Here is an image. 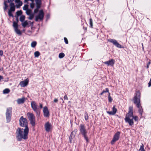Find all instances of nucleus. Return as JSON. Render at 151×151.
<instances>
[{
	"label": "nucleus",
	"mask_w": 151,
	"mask_h": 151,
	"mask_svg": "<svg viewBox=\"0 0 151 151\" xmlns=\"http://www.w3.org/2000/svg\"><path fill=\"white\" fill-rule=\"evenodd\" d=\"M29 131L28 128H25L24 129L18 128L16 132L17 137L18 140L21 141L22 139H27L28 138Z\"/></svg>",
	"instance_id": "1"
},
{
	"label": "nucleus",
	"mask_w": 151,
	"mask_h": 151,
	"mask_svg": "<svg viewBox=\"0 0 151 151\" xmlns=\"http://www.w3.org/2000/svg\"><path fill=\"white\" fill-rule=\"evenodd\" d=\"M133 108L132 106H130L129 108V111L128 113L126 114L125 120V122L129 123L130 126H132L134 124V121L131 118L132 117L133 115Z\"/></svg>",
	"instance_id": "2"
},
{
	"label": "nucleus",
	"mask_w": 151,
	"mask_h": 151,
	"mask_svg": "<svg viewBox=\"0 0 151 151\" xmlns=\"http://www.w3.org/2000/svg\"><path fill=\"white\" fill-rule=\"evenodd\" d=\"M79 130L80 133L83 135L87 142H88L89 140L87 136V131L86 129L85 126L84 124H81L80 125Z\"/></svg>",
	"instance_id": "3"
},
{
	"label": "nucleus",
	"mask_w": 151,
	"mask_h": 151,
	"mask_svg": "<svg viewBox=\"0 0 151 151\" xmlns=\"http://www.w3.org/2000/svg\"><path fill=\"white\" fill-rule=\"evenodd\" d=\"M140 95L141 93L139 91L137 92L135 96H134L133 99V101L134 104L136 105V106H139L140 104Z\"/></svg>",
	"instance_id": "4"
},
{
	"label": "nucleus",
	"mask_w": 151,
	"mask_h": 151,
	"mask_svg": "<svg viewBox=\"0 0 151 151\" xmlns=\"http://www.w3.org/2000/svg\"><path fill=\"white\" fill-rule=\"evenodd\" d=\"M27 115L32 125L34 126L35 125V120L34 115L32 113L28 112L27 114Z\"/></svg>",
	"instance_id": "5"
},
{
	"label": "nucleus",
	"mask_w": 151,
	"mask_h": 151,
	"mask_svg": "<svg viewBox=\"0 0 151 151\" xmlns=\"http://www.w3.org/2000/svg\"><path fill=\"white\" fill-rule=\"evenodd\" d=\"M19 121V124L21 126L24 127L25 128H28L27 120L26 118L22 116L20 118Z\"/></svg>",
	"instance_id": "6"
},
{
	"label": "nucleus",
	"mask_w": 151,
	"mask_h": 151,
	"mask_svg": "<svg viewBox=\"0 0 151 151\" xmlns=\"http://www.w3.org/2000/svg\"><path fill=\"white\" fill-rule=\"evenodd\" d=\"M31 107L32 109L36 113L37 115L40 113V110L37 107V105L34 101H32L31 103Z\"/></svg>",
	"instance_id": "7"
},
{
	"label": "nucleus",
	"mask_w": 151,
	"mask_h": 151,
	"mask_svg": "<svg viewBox=\"0 0 151 151\" xmlns=\"http://www.w3.org/2000/svg\"><path fill=\"white\" fill-rule=\"evenodd\" d=\"M12 107H9L7 109L6 113V116L7 121L8 122H9L10 120L12 114Z\"/></svg>",
	"instance_id": "8"
},
{
	"label": "nucleus",
	"mask_w": 151,
	"mask_h": 151,
	"mask_svg": "<svg viewBox=\"0 0 151 151\" xmlns=\"http://www.w3.org/2000/svg\"><path fill=\"white\" fill-rule=\"evenodd\" d=\"M10 9L9 10L8 14L10 17H13L14 16L12 12L15 11V6L14 4L12 3H11L10 4Z\"/></svg>",
	"instance_id": "9"
},
{
	"label": "nucleus",
	"mask_w": 151,
	"mask_h": 151,
	"mask_svg": "<svg viewBox=\"0 0 151 151\" xmlns=\"http://www.w3.org/2000/svg\"><path fill=\"white\" fill-rule=\"evenodd\" d=\"M44 12L42 10L39 11L38 15L36 17L35 21H37L39 20H42L44 17Z\"/></svg>",
	"instance_id": "10"
},
{
	"label": "nucleus",
	"mask_w": 151,
	"mask_h": 151,
	"mask_svg": "<svg viewBox=\"0 0 151 151\" xmlns=\"http://www.w3.org/2000/svg\"><path fill=\"white\" fill-rule=\"evenodd\" d=\"M120 134V132H117L115 134L111 142V145L114 144V143L119 139Z\"/></svg>",
	"instance_id": "11"
},
{
	"label": "nucleus",
	"mask_w": 151,
	"mask_h": 151,
	"mask_svg": "<svg viewBox=\"0 0 151 151\" xmlns=\"http://www.w3.org/2000/svg\"><path fill=\"white\" fill-rule=\"evenodd\" d=\"M45 127L46 131L47 132H49L52 129V125L48 122L45 123Z\"/></svg>",
	"instance_id": "12"
},
{
	"label": "nucleus",
	"mask_w": 151,
	"mask_h": 151,
	"mask_svg": "<svg viewBox=\"0 0 151 151\" xmlns=\"http://www.w3.org/2000/svg\"><path fill=\"white\" fill-rule=\"evenodd\" d=\"M77 129H75L71 133L70 136L69 137V140L70 143H71L72 142V139L75 137L76 133L77 132Z\"/></svg>",
	"instance_id": "13"
},
{
	"label": "nucleus",
	"mask_w": 151,
	"mask_h": 151,
	"mask_svg": "<svg viewBox=\"0 0 151 151\" xmlns=\"http://www.w3.org/2000/svg\"><path fill=\"white\" fill-rule=\"evenodd\" d=\"M29 81V80L27 78L24 81L20 82L19 83V85L22 87H24L28 84Z\"/></svg>",
	"instance_id": "14"
},
{
	"label": "nucleus",
	"mask_w": 151,
	"mask_h": 151,
	"mask_svg": "<svg viewBox=\"0 0 151 151\" xmlns=\"http://www.w3.org/2000/svg\"><path fill=\"white\" fill-rule=\"evenodd\" d=\"M43 112L44 116L46 117L49 116V113L47 108L46 106L44 107L43 109Z\"/></svg>",
	"instance_id": "15"
},
{
	"label": "nucleus",
	"mask_w": 151,
	"mask_h": 151,
	"mask_svg": "<svg viewBox=\"0 0 151 151\" xmlns=\"http://www.w3.org/2000/svg\"><path fill=\"white\" fill-rule=\"evenodd\" d=\"M117 111V109L115 108V106H114L112 108V111H107V113L110 115H114L116 113Z\"/></svg>",
	"instance_id": "16"
},
{
	"label": "nucleus",
	"mask_w": 151,
	"mask_h": 151,
	"mask_svg": "<svg viewBox=\"0 0 151 151\" xmlns=\"http://www.w3.org/2000/svg\"><path fill=\"white\" fill-rule=\"evenodd\" d=\"M109 41L110 42L112 43L117 47L119 48H122L121 45L120 44H119L116 40L111 39Z\"/></svg>",
	"instance_id": "17"
},
{
	"label": "nucleus",
	"mask_w": 151,
	"mask_h": 151,
	"mask_svg": "<svg viewBox=\"0 0 151 151\" xmlns=\"http://www.w3.org/2000/svg\"><path fill=\"white\" fill-rule=\"evenodd\" d=\"M104 63L109 65H113L114 63V60L113 59H111L109 61L105 62Z\"/></svg>",
	"instance_id": "18"
},
{
	"label": "nucleus",
	"mask_w": 151,
	"mask_h": 151,
	"mask_svg": "<svg viewBox=\"0 0 151 151\" xmlns=\"http://www.w3.org/2000/svg\"><path fill=\"white\" fill-rule=\"evenodd\" d=\"M25 101V98H22L21 99H18L17 101L18 104H20L23 103Z\"/></svg>",
	"instance_id": "19"
},
{
	"label": "nucleus",
	"mask_w": 151,
	"mask_h": 151,
	"mask_svg": "<svg viewBox=\"0 0 151 151\" xmlns=\"http://www.w3.org/2000/svg\"><path fill=\"white\" fill-rule=\"evenodd\" d=\"M139 106H137V107L139 109L138 111L140 114L141 115L142 114V112H143V109L142 108V106H141V104L139 105Z\"/></svg>",
	"instance_id": "20"
},
{
	"label": "nucleus",
	"mask_w": 151,
	"mask_h": 151,
	"mask_svg": "<svg viewBox=\"0 0 151 151\" xmlns=\"http://www.w3.org/2000/svg\"><path fill=\"white\" fill-rule=\"evenodd\" d=\"M36 3L37 5V7L38 8H39L40 7V5L41 4V0H35Z\"/></svg>",
	"instance_id": "21"
},
{
	"label": "nucleus",
	"mask_w": 151,
	"mask_h": 151,
	"mask_svg": "<svg viewBox=\"0 0 151 151\" xmlns=\"http://www.w3.org/2000/svg\"><path fill=\"white\" fill-rule=\"evenodd\" d=\"M28 24V23L27 21H25L24 22H23L22 23V26L24 27H26L27 25Z\"/></svg>",
	"instance_id": "22"
},
{
	"label": "nucleus",
	"mask_w": 151,
	"mask_h": 151,
	"mask_svg": "<svg viewBox=\"0 0 151 151\" xmlns=\"http://www.w3.org/2000/svg\"><path fill=\"white\" fill-rule=\"evenodd\" d=\"M14 29H15V32L17 34H18L19 35H21V34H22L21 32L18 29V28Z\"/></svg>",
	"instance_id": "23"
},
{
	"label": "nucleus",
	"mask_w": 151,
	"mask_h": 151,
	"mask_svg": "<svg viewBox=\"0 0 151 151\" xmlns=\"http://www.w3.org/2000/svg\"><path fill=\"white\" fill-rule=\"evenodd\" d=\"M10 90L8 88H6L3 90V93L4 94L8 93L9 92Z\"/></svg>",
	"instance_id": "24"
},
{
	"label": "nucleus",
	"mask_w": 151,
	"mask_h": 151,
	"mask_svg": "<svg viewBox=\"0 0 151 151\" xmlns=\"http://www.w3.org/2000/svg\"><path fill=\"white\" fill-rule=\"evenodd\" d=\"M17 3V5L16 6L17 8H19V7L22 5V3L21 1L18 2Z\"/></svg>",
	"instance_id": "25"
},
{
	"label": "nucleus",
	"mask_w": 151,
	"mask_h": 151,
	"mask_svg": "<svg viewBox=\"0 0 151 151\" xmlns=\"http://www.w3.org/2000/svg\"><path fill=\"white\" fill-rule=\"evenodd\" d=\"M37 45V42L36 41H33L31 43V46L32 47H34Z\"/></svg>",
	"instance_id": "26"
},
{
	"label": "nucleus",
	"mask_w": 151,
	"mask_h": 151,
	"mask_svg": "<svg viewBox=\"0 0 151 151\" xmlns=\"http://www.w3.org/2000/svg\"><path fill=\"white\" fill-rule=\"evenodd\" d=\"M140 147L139 150V151H145L144 149V145L143 144H142Z\"/></svg>",
	"instance_id": "27"
},
{
	"label": "nucleus",
	"mask_w": 151,
	"mask_h": 151,
	"mask_svg": "<svg viewBox=\"0 0 151 151\" xmlns=\"http://www.w3.org/2000/svg\"><path fill=\"white\" fill-rule=\"evenodd\" d=\"M13 26L14 29L18 28V24L15 22H13Z\"/></svg>",
	"instance_id": "28"
},
{
	"label": "nucleus",
	"mask_w": 151,
	"mask_h": 151,
	"mask_svg": "<svg viewBox=\"0 0 151 151\" xmlns=\"http://www.w3.org/2000/svg\"><path fill=\"white\" fill-rule=\"evenodd\" d=\"M31 3L30 4V7L32 9H33L34 8L35 5V4L34 3V0H33V1H31Z\"/></svg>",
	"instance_id": "29"
},
{
	"label": "nucleus",
	"mask_w": 151,
	"mask_h": 151,
	"mask_svg": "<svg viewBox=\"0 0 151 151\" xmlns=\"http://www.w3.org/2000/svg\"><path fill=\"white\" fill-rule=\"evenodd\" d=\"M32 12V11L31 9H28L26 10V13L27 15H30L31 14Z\"/></svg>",
	"instance_id": "30"
},
{
	"label": "nucleus",
	"mask_w": 151,
	"mask_h": 151,
	"mask_svg": "<svg viewBox=\"0 0 151 151\" xmlns=\"http://www.w3.org/2000/svg\"><path fill=\"white\" fill-rule=\"evenodd\" d=\"M25 18V17L24 15H22L21 16L20 18V20L22 22H23Z\"/></svg>",
	"instance_id": "31"
},
{
	"label": "nucleus",
	"mask_w": 151,
	"mask_h": 151,
	"mask_svg": "<svg viewBox=\"0 0 151 151\" xmlns=\"http://www.w3.org/2000/svg\"><path fill=\"white\" fill-rule=\"evenodd\" d=\"M65 56V54L61 52L60 53L59 55V57L60 58H62L64 57Z\"/></svg>",
	"instance_id": "32"
},
{
	"label": "nucleus",
	"mask_w": 151,
	"mask_h": 151,
	"mask_svg": "<svg viewBox=\"0 0 151 151\" xmlns=\"http://www.w3.org/2000/svg\"><path fill=\"white\" fill-rule=\"evenodd\" d=\"M108 100L109 102H111L112 101V99L110 95V93L109 92L108 95Z\"/></svg>",
	"instance_id": "33"
},
{
	"label": "nucleus",
	"mask_w": 151,
	"mask_h": 151,
	"mask_svg": "<svg viewBox=\"0 0 151 151\" xmlns=\"http://www.w3.org/2000/svg\"><path fill=\"white\" fill-rule=\"evenodd\" d=\"M40 55V53L38 51H36L34 53V55L35 57H37Z\"/></svg>",
	"instance_id": "34"
},
{
	"label": "nucleus",
	"mask_w": 151,
	"mask_h": 151,
	"mask_svg": "<svg viewBox=\"0 0 151 151\" xmlns=\"http://www.w3.org/2000/svg\"><path fill=\"white\" fill-rule=\"evenodd\" d=\"M23 9L26 11L28 9V5L27 4L24 5L23 7Z\"/></svg>",
	"instance_id": "35"
},
{
	"label": "nucleus",
	"mask_w": 151,
	"mask_h": 151,
	"mask_svg": "<svg viewBox=\"0 0 151 151\" xmlns=\"http://www.w3.org/2000/svg\"><path fill=\"white\" fill-rule=\"evenodd\" d=\"M105 92H108L109 93V89L107 88H106V91H103L102 93H101L100 94L101 95H103V94Z\"/></svg>",
	"instance_id": "36"
},
{
	"label": "nucleus",
	"mask_w": 151,
	"mask_h": 151,
	"mask_svg": "<svg viewBox=\"0 0 151 151\" xmlns=\"http://www.w3.org/2000/svg\"><path fill=\"white\" fill-rule=\"evenodd\" d=\"M29 15V17L28 18V19L30 20L32 19L34 17V14H31L30 15Z\"/></svg>",
	"instance_id": "37"
},
{
	"label": "nucleus",
	"mask_w": 151,
	"mask_h": 151,
	"mask_svg": "<svg viewBox=\"0 0 151 151\" xmlns=\"http://www.w3.org/2000/svg\"><path fill=\"white\" fill-rule=\"evenodd\" d=\"M85 119L86 120H87L88 119V114L87 113L85 114Z\"/></svg>",
	"instance_id": "38"
},
{
	"label": "nucleus",
	"mask_w": 151,
	"mask_h": 151,
	"mask_svg": "<svg viewBox=\"0 0 151 151\" xmlns=\"http://www.w3.org/2000/svg\"><path fill=\"white\" fill-rule=\"evenodd\" d=\"M132 119H134L135 121H137L138 120V117L137 116H132Z\"/></svg>",
	"instance_id": "39"
},
{
	"label": "nucleus",
	"mask_w": 151,
	"mask_h": 151,
	"mask_svg": "<svg viewBox=\"0 0 151 151\" xmlns=\"http://www.w3.org/2000/svg\"><path fill=\"white\" fill-rule=\"evenodd\" d=\"M6 1H4V4L5 6L4 8V9L5 10H6L7 8L8 7V6H7V4H6Z\"/></svg>",
	"instance_id": "40"
},
{
	"label": "nucleus",
	"mask_w": 151,
	"mask_h": 151,
	"mask_svg": "<svg viewBox=\"0 0 151 151\" xmlns=\"http://www.w3.org/2000/svg\"><path fill=\"white\" fill-rule=\"evenodd\" d=\"M22 14V12L21 11H18L16 12V14L17 16H19Z\"/></svg>",
	"instance_id": "41"
},
{
	"label": "nucleus",
	"mask_w": 151,
	"mask_h": 151,
	"mask_svg": "<svg viewBox=\"0 0 151 151\" xmlns=\"http://www.w3.org/2000/svg\"><path fill=\"white\" fill-rule=\"evenodd\" d=\"M90 24L91 27H93V22L92 19L91 18L89 20Z\"/></svg>",
	"instance_id": "42"
},
{
	"label": "nucleus",
	"mask_w": 151,
	"mask_h": 151,
	"mask_svg": "<svg viewBox=\"0 0 151 151\" xmlns=\"http://www.w3.org/2000/svg\"><path fill=\"white\" fill-rule=\"evenodd\" d=\"M64 40L65 42V43H66V44H68V40L67 39V38H66V37H64Z\"/></svg>",
	"instance_id": "43"
},
{
	"label": "nucleus",
	"mask_w": 151,
	"mask_h": 151,
	"mask_svg": "<svg viewBox=\"0 0 151 151\" xmlns=\"http://www.w3.org/2000/svg\"><path fill=\"white\" fill-rule=\"evenodd\" d=\"M39 8H38L37 7V8L35 9V10H34V13H36L38 11V9Z\"/></svg>",
	"instance_id": "44"
},
{
	"label": "nucleus",
	"mask_w": 151,
	"mask_h": 151,
	"mask_svg": "<svg viewBox=\"0 0 151 151\" xmlns=\"http://www.w3.org/2000/svg\"><path fill=\"white\" fill-rule=\"evenodd\" d=\"M151 86V78L148 83V87H150Z\"/></svg>",
	"instance_id": "45"
},
{
	"label": "nucleus",
	"mask_w": 151,
	"mask_h": 151,
	"mask_svg": "<svg viewBox=\"0 0 151 151\" xmlns=\"http://www.w3.org/2000/svg\"><path fill=\"white\" fill-rule=\"evenodd\" d=\"M64 100H68V99L67 96L66 95H65L64 97Z\"/></svg>",
	"instance_id": "46"
},
{
	"label": "nucleus",
	"mask_w": 151,
	"mask_h": 151,
	"mask_svg": "<svg viewBox=\"0 0 151 151\" xmlns=\"http://www.w3.org/2000/svg\"><path fill=\"white\" fill-rule=\"evenodd\" d=\"M150 64V61L147 64V68H149V65Z\"/></svg>",
	"instance_id": "47"
},
{
	"label": "nucleus",
	"mask_w": 151,
	"mask_h": 151,
	"mask_svg": "<svg viewBox=\"0 0 151 151\" xmlns=\"http://www.w3.org/2000/svg\"><path fill=\"white\" fill-rule=\"evenodd\" d=\"M32 1V0H24V2L27 3L28 1Z\"/></svg>",
	"instance_id": "48"
},
{
	"label": "nucleus",
	"mask_w": 151,
	"mask_h": 151,
	"mask_svg": "<svg viewBox=\"0 0 151 151\" xmlns=\"http://www.w3.org/2000/svg\"><path fill=\"white\" fill-rule=\"evenodd\" d=\"M58 101V100L56 99H55L54 100V102L55 103L57 102Z\"/></svg>",
	"instance_id": "49"
},
{
	"label": "nucleus",
	"mask_w": 151,
	"mask_h": 151,
	"mask_svg": "<svg viewBox=\"0 0 151 151\" xmlns=\"http://www.w3.org/2000/svg\"><path fill=\"white\" fill-rule=\"evenodd\" d=\"M40 107L41 109H42V105L41 104H40Z\"/></svg>",
	"instance_id": "50"
},
{
	"label": "nucleus",
	"mask_w": 151,
	"mask_h": 151,
	"mask_svg": "<svg viewBox=\"0 0 151 151\" xmlns=\"http://www.w3.org/2000/svg\"><path fill=\"white\" fill-rule=\"evenodd\" d=\"M14 1V0H8V2L9 3H10L13 1Z\"/></svg>",
	"instance_id": "51"
},
{
	"label": "nucleus",
	"mask_w": 151,
	"mask_h": 151,
	"mask_svg": "<svg viewBox=\"0 0 151 151\" xmlns=\"http://www.w3.org/2000/svg\"><path fill=\"white\" fill-rule=\"evenodd\" d=\"M15 2L16 3H17L18 2L20 1V0H15Z\"/></svg>",
	"instance_id": "52"
},
{
	"label": "nucleus",
	"mask_w": 151,
	"mask_h": 151,
	"mask_svg": "<svg viewBox=\"0 0 151 151\" xmlns=\"http://www.w3.org/2000/svg\"><path fill=\"white\" fill-rule=\"evenodd\" d=\"M142 49H143L144 47H143V43H142Z\"/></svg>",
	"instance_id": "53"
},
{
	"label": "nucleus",
	"mask_w": 151,
	"mask_h": 151,
	"mask_svg": "<svg viewBox=\"0 0 151 151\" xmlns=\"http://www.w3.org/2000/svg\"><path fill=\"white\" fill-rule=\"evenodd\" d=\"M60 99H61V100H63V99L62 98H61Z\"/></svg>",
	"instance_id": "54"
},
{
	"label": "nucleus",
	"mask_w": 151,
	"mask_h": 151,
	"mask_svg": "<svg viewBox=\"0 0 151 151\" xmlns=\"http://www.w3.org/2000/svg\"><path fill=\"white\" fill-rule=\"evenodd\" d=\"M47 151H50V150H48Z\"/></svg>",
	"instance_id": "55"
},
{
	"label": "nucleus",
	"mask_w": 151,
	"mask_h": 151,
	"mask_svg": "<svg viewBox=\"0 0 151 151\" xmlns=\"http://www.w3.org/2000/svg\"><path fill=\"white\" fill-rule=\"evenodd\" d=\"M97 1H99V0H97Z\"/></svg>",
	"instance_id": "56"
}]
</instances>
